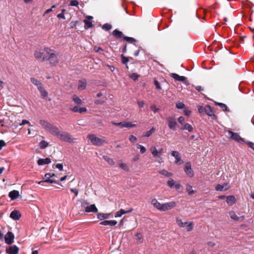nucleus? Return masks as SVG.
Instances as JSON below:
<instances>
[{
    "instance_id": "nucleus-1",
    "label": "nucleus",
    "mask_w": 254,
    "mask_h": 254,
    "mask_svg": "<svg viewBox=\"0 0 254 254\" xmlns=\"http://www.w3.org/2000/svg\"><path fill=\"white\" fill-rule=\"evenodd\" d=\"M151 203L155 208L161 211H167L171 210L177 205V203L175 201L161 203L156 198L152 199Z\"/></svg>"
},
{
    "instance_id": "nucleus-2",
    "label": "nucleus",
    "mask_w": 254,
    "mask_h": 254,
    "mask_svg": "<svg viewBox=\"0 0 254 254\" xmlns=\"http://www.w3.org/2000/svg\"><path fill=\"white\" fill-rule=\"evenodd\" d=\"M39 123L46 131L52 135L58 137L59 134H60L61 131L57 126L43 120H41Z\"/></svg>"
},
{
    "instance_id": "nucleus-3",
    "label": "nucleus",
    "mask_w": 254,
    "mask_h": 254,
    "mask_svg": "<svg viewBox=\"0 0 254 254\" xmlns=\"http://www.w3.org/2000/svg\"><path fill=\"white\" fill-rule=\"evenodd\" d=\"M51 51L52 50L49 48L40 49L34 53V57L39 62H43L48 60Z\"/></svg>"
},
{
    "instance_id": "nucleus-4",
    "label": "nucleus",
    "mask_w": 254,
    "mask_h": 254,
    "mask_svg": "<svg viewBox=\"0 0 254 254\" xmlns=\"http://www.w3.org/2000/svg\"><path fill=\"white\" fill-rule=\"evenodd\" d=\"M87 138L90 140L92 144L96 146H101L106 142L105 139L99 138L94 134H89Z\"/></svg>"
},
{
    "instance_id": "nucleus-5",
    "label": "nucleus",
    "mask_w": 254,
    "mask_h": 254,
    "mask_svg": "<svg viewBox=\"0 0 254 254\" xmlns=\"http://www.w3.org/2000/svg\"><path fill=\"white\" fill-rule=\"evenodd\" d=\"M58 137L65 142H72L73 141L71 135L67 132L60 131Z\"/></svg>"
},
{
    "instance_id": "nucleus-6",
    "label": "nucleus",
    "mask_w": 254,
    "mask_h": 254,
    "mask_svg": "<svg viewBox=\"0 0 254 254\" xmlns=\"http://www.w3.org/2000/svg\"><path fill=\"white\" fill-rule=\"evenodd\" d=\"M228 136L233 140L239 143L244 142V139L239 135L238 133L233 132L231 130H228Z\"/></svg>"
},
{
    "instance_id": "nucleus-7",
    "label": "nucleus",
    "mask_w": 254,
    "mask_h": 254,
    "mask_svg": "<svg viewBox=\"0 0 254 254\" xmlns=\"http://www.w3.org/2000/svg\"><path fill=\"white\" fill-rule=\"evenodd\" d=\"M48 60L49 61L50 64L52 65L57 64L59 62L57 56H56L55 52L52 50L49 56Z\"/></svg>"
},
{
    "instance_id": "nucleus-8",
    "label": "nucleus",
    "mask_w": 254,
    "mask_h": 254,
    "mask_svg": "<svg viewBox=\"0 0 254 254\" xmlns=\"http://www.w3.org/2000/svg\"><path fill=\"white\" fill-rule=\"evenodd\" d=\"M184 171L186 174L190 177H192L193 172L191 169V164L190 162H187L185 164Z\"/></svg>"
},
{
    "instance_id": "nucleus-9",
    "label": "nucleus",
    "mask_w": 254,
    "mask_h": 254,
    "mask_svg": "<svg viewBox=\"0 0 254 254\" xmlns=\"http://www.w3.org/2000/svg\"><path fill=\"white\" fill-rule=\"evenodd\" d=\"M171 155L175 157V163L178 165H181L183 163V160L181 159V157L180 154L179 152L176 151H172L171 152Z\"/></svg>"
},
{
    "instance_id": "nucleus-10",
    "label": "nucleus",
    "mask_w": 254,
    "mask_h": 254,
    "mask_svg": "<svg viewBox=\"0 0 254 254\" xmlns=\"http://www.w3.org/2000/svg\"><path fill=\"white\" fill-rule=\"evenodd\" d=\"M14 236L11 232H7L5 235V242L6 244L10 245L13 242Z\"/></svg>"
},
{
    "instance_id": "nucleus-11",
    "label": "nucleus",
    "mask_w": 254,
    "mask_h": 254,
    "mask_svg": "<svg viewBox=\"0 0 254 254\" xmlns=\"http://www.w3.org/2000/svg\"><path fill=\"white\" fill-rule=\"evenodd\" d=\"M167 185L171 189L175 188L176 190H179L181 188V184L176 183L173 179L169 180L167 182Z\"/></svg>"
},
{
    "instance_id": "nucleus-12",
    "label": "nucleus",
    "mask_w": 254,
    "mask_h": 254,
    "mask_svg": "<svg viewBox=\"0 0 254 254\" xmlns=\"http://www.w3.org/2000/svg\"><path fill=\"white\" fill-rule=\"evenodd\" d=\"M19 248L15 245L9 247L6 250V252L8 254H18Z\"/></svg>"
},
{
    "instance_id": "nucleus-13",
    "label": "nucleus",
    "mask_w": 254,
    "mask_h": 254,
    "mask_svg": "<svg viewBox=\"0 0 254 254\" xmlns=\"http://www.w3.org/2000/svg\"><path fill=\"white\" fill-rule=\"evenodd\" d=\"M167 120L168 122V126L170 128L176 130L177 125L176 120L173 118H168Z\"/></svg>"
},
{
    "instance_id": "nucleus-14",
    "label": "nucleus",
    "mask_w": 254,
    "mask_h": 254,
    "mask_svg": "<svg viewBox=\"0 0 254 254\" xmlns=\"http://www.w3.org/2000/svg\"><path fill=\"white\" fill-rule=\"evenodd\" d=\"M170 75L171 77H172L173 78H174L176 81L185 82L186 79V77L185 76H180L179 74L175 73H170Z\"/></svg>"
},
{
    "instance_id": "nucleus-15",
    "label": "nucleus",
    "mask_w": 254,
    "mask_h": 254,
    "mask_svg": "<svg viewBox=\"0 0 254 254\" xmlns=\"http://www.w3.org/2000/svg\"><path fill=\"white\" fill-rule=\"evenodd\" d=\"M21 216L20 212L16 210L12 211L10 214V217L15 220L19 219Z\"/></svg>"
},
{
    "instance_id": "nucleus-16",
    "label": "nucleus",
    "mask_w": 254,
    "mask_h": 254,
    "mask_svg": "<svg viewBox=\"0 0 254 254\" xmlns=\"http://www.w3.org/2000/svg\"><path fill=\"white\" fill-rule=\"evenodd\" d=\"M93 18L91 16H87L86 18L84 20L85 23V28L87 29L93 26L92 22L90 21Z\"/></svg>"
},
{
    "instance_id": "nucleus-17",
    "label": "nucleus",
    "mask_w": 254,
    "mask_h": 254,
    "mask_svg": "<svg viewBox=\"0 0 254 254\" xmlns=\"http://www.w3.org/2000/svg\"><path fill=\"white\" fill-rule=\"evenodd\" d=\"M229 189V185L227 183H224L223 185L218 184L215 187L217 191H225Z\"/></svg>"
},
{
    "instance_id": "nucleus-18",
    "label": "nucleus",
    "mask_w": 254,
    "mask_h": 254,
    "mask_svg": "<svg viewBox=\"0 0 254 254\" xmlns=\"http://www.w3.org/2000/svg\"><path fill=\"white\" fill-rule=\"evenodd\" d=\"M71 110L74 113H85L87 111V109L85 107H80L78 106H74L71 108Z\"/></svg>"
},
{
    "instance_id": "nucleus-19",
    "label": "nucleus",
    "mask_w": 254,
    "mask_h": 254,
    "mask_svg": "<svg viewBox=\"0 0 254 254\" xmlns=\"http://www.w3.org/2000/svg\"><path fill=\"white\" fill-rule=\"evenodd\" d=\"M85 211L86 212H97L98 209L96 207L95 204H91L89 206H87L85 208Z\"/></svg>"
},
{
    "instance_id": "nucleus-20",
    "label": "nucleus",
    "mask_w": 254,
    "mask_h": 254,
    "mask_svg": "<svg viewBox=\"0 0 254 254\" xmlns=\"http://www.w3.org/2000/svg\"><path fill=\"white\" fill-rule=\"evenodd\" d=\"M117 221L116 220H105L100 222V224L102 225L107 226H115L117 224Z\"/></svg>"
},
{
    "instance_id": "nucleus-21",
    "label": "nucleus",
    "mask_w": 254,
    "mask_h": 254,
    "mask_svg": "<svg viewBox=\"0 0 254 254\" xmlns=\"http://www.w3.org/2000/svg\"><path fill=\"white\" fill-rule=\"evenodd\" d=\"M19 195V191L18 190H13L11 191L9 193V196L11 199H15L17 198Z\"/></svg>"
},
{
    "instance_id": "nucleus-22",
    "label": "nucleus",
    "mask_w": 254,
    "mask_h": 254,
    "mask_svg": "<svg viewBox=\"0 0 254 254\" xmlns=\"http://www.w3.org/2000/svg\"><path fill=\"white\" fill-rule=\"evenodd\" d=\"M236 199L234 196L230 195L227 197L226 202L230 206L236 202Z\"/></svg>"
},
{
    "instance_id": "nucleus-23",
    "label": "nucleus",
    "mask_w": 254,
    "mask_h": 254,
    "mask_svg": "<svg viewBox=\"0 0 254 254\" xmlns=\"http://www.w3.org/2000/svg\"><path fill=\"white\" fill-rule=\"evenodd\" d=\"M51 159L49 158L45 159H40L38 161V164L39 165H43L48 164L51 163Z\"/></svg>"
},
{
    "instance_id": "nucleus-24",
    "label": "nucleus",
    "mask_w": 254,
    "mask_h": 254,
    "mask_svg": "<svg viewBox=\"0 0 254 254\" xmlns=\"http://www.w3.org/2000/svg\"><path fill=\"white\" fill-rule=\"evenodd\" d=\"M181 129L182 130H187L189 132H192L193 131V127H192L191 125L188 123H186L184 125H183L182 126Z\"/></svg>"
},
{
    "instance_id": "nucleus-25",
    "label": "nucleus",
    "mask_w": 254,
    "mask_h": 254,
    "mask_svg": "<svg viewBox=\"0 0 254 254\" xmlns=\"http://www.w3.org/2000/svg\"><path fill=\"white\" fill-rule=\"evenodd\" d=\"M150 151L154 157H157L160 156L158 150L155 147H151L150 148Z\"/></svg>"
},
{
    "instance_id": "nucleus-26",
    "label": "nucleus",
    "mask_w": 254,
    "mask_h": 254,
    "mask_svg": "<svg viewBox=\"0 0 254 254\" xmlns=\"http://www.w3.org/2000/svg\"><path fill=\"white\" fill-rule=\"evenodd\" d=\"M30 80L33 84L37 87L38 89H41V87L43 86L42 83L39 80L34 78H31Z\"/></svg>"
},
{
    "instance_id": "nucleus-27",
    "label": "nucleus",
    "mask_w": 254,
    "mask_h": 254,
    "mask_svg": "<svg viewBox=\"0 0 254 254\" xmlns=\"http://www.w3.org/2000/svg\"><path fill=\"white\" fill-rule=\"evenodd\" d=\"M86 87V81L85 80H80L79 82L78 88L80 90L85 89Z\"/></svg>"
},
{
    "instance_id": "nucleus-28",
    "label": "nucleus",
    "mask_w": 254,
    "mask_h": 254,
    "mask_svg": "<svg viewBox=\"0 0 254 254\" xmlns=\"http://www.w3.org/2000/svg\"><path fill=\"white\" fill-rule=\"evenodd\" d=\"M159 173L166 177H170L173 176V174L172 173L169 172L165 169H162L159 171Z\"/></svg>"
},
{
    "instance_id": "nucleus-29",
    "label": "nucleus",
    "mask_w": 254,
    "mask_h": 254,
    "mask_svg": "<svg viewBox=\"0 0 254 254\" xmlns=\"http://www.w3.org/2000/svg\"><path fill=\"white\" fill-rule=\"evenodd\" d=\"M110 215V213H99L97 214V218L100 220H102L108 218Z\"/></svg>"
},
{
    "instance_id": "nucleus-30",
    "label": "nucleus",
    "mask_w": 254,
    "mask_h": 254,
    "mask_svg": "<svg viewBox=\"0 0 254 254\" xmlns=\"http://www.w3.org/2000/svg\"><path fill=\"white\" fill-rule=\"evenodd\" d=\"M136 126L135 124H132L130 122H123L122 124V127H133Z\"/></svg>"
},
{
    "instance_id": "nucleus-31",
    "label": "nucleus",
    "mask_w": 254,
    "mask_h": 254,
    "mask_svg": "<svg viewBox=\"0 0 254 254\" xmlns=\"http://www.w3.org/2000/svg\"><path fill=\"white\" fill-rule=\"evenodd\" d=\"M38 90L41 93V95L42 98H45L48 96V93L47 91L44 88L43 86L41 87V88H39Z\"/></svg>"
},
{
    "instance_id": "nucleus-32",
    "label": "nucleus",
    "mask_w": 254,
    "mask_h": 254,
    "mask_svg": "<svg viewBox=\"0 0 254 254\" xmlns=\"http://www.w3.org/2000/svg\"><path fill=\"white\" fill-rule=\"evenodd\" d=\"M113 35L116 38H120L122 37L123 34L121 31H119L118 29H116L113 32Z\"/></svg>"
},
{
    "instance_id": "nucleus-33",
    "label": "nucleus",
    "mask_w": 254,
    "mask_h": 254,
    "mask_svg": "<svg viewBox=\"0 0 254 254\" xmlns=\"http://www.w3.org/2000/svg\"><path fill=\"white\" fill-rule=\"evenodd\" d=\"M229 215L230 218L235 220V221H239L240 218L237 216V215L233 211H231L229 212Z\"/></svg>"
},
{
    "instance_id": "nucleus-34",
    "label": "nucleus",
    "mask_w": 254,
    "mask_h": 254,
    "mask_svg": "<svg viewBox=\"0 0 254 254\" xmlns=\"http://www.w3.org/2000/svg\"><path fill=\"white\" fill-rule=\"evenodd\" d=\"M46 179L44 181H41L39 182V184H40L43 182H46L48 183H55V184H58V183L54 180L50 179V177L45 178Z\"/></svg>"
},
{
    "instance_id": "nucleus-35",
    "label": "nucleus",
    "mask_w": 254,
    "mask_h": 254,
    "mask_svg": "<svg viewBox=\"0 0 254 254\" xmlns=\"http://www.w3.org/2000/svg\"><path fill=\"white\" fill-rule=\"evenodd\" d=\"M194 224L193 222H189L186 226L187 231L188 232L191 231L193 230Z\"/></svg>"
},
{
    "instance_id": "nucleus-36",
    "label": "nucleus",
    "mask_w": 254,
    "mask_h": 254,
    "mask_svg": "<svg viewBox=\"0 0 254 254\" xmlns=\"http://www.w3.org/2000/svg\"><path fill=\"white\" fill-rule=\"evenodd\" d=\"M104 159L110 165H113L115 164V162L114 160L112 159L109 158L107 156H104L103 157Z\"/></svg>"
},
{
    "instance_id": "nucleus-37",
    "label": "nucleus",
    "mask_w": 254,
    "mask_h": 254,
    "mask_svg": "<svg viewBox=\"0 0 254 254\" xmlns=\"http://www.w3.org/2000/svg\"><path fill=\"white\" fill-rule=\"evenodd\" d=\"M72 99L74 101V102L77 104H81L82 103V100L76 95H73L72 97Z\"/></svg>"
},
{
    "instance_id": "nucleus-38",
    "label": "nucleus",
    "mask_w": 254,
    "mask_h": 254,
    "mask_svg": "<svg viewBox=\"0 0 254 254\" xmlns=\"http://www.w3.org/2000/svg\"><path fill=\"white\" fill-rule=\"evenodd\" d=\"M155 128L152 127L149 130L146 132L143 136L145 137H149L155 131Z\"/></svg>"
},
{
    "instance_id": "nucleus-39",
    "label": "nucleus",
    "mask_w": 254,
    "mask_h": 254,
    "mask_svg": "<svg viewBox=\"0 0 254 254\" xmlns=\"http://www.w3.org/2000/svg\"><path fill=\"white\" fill-rule=\"evenodd\" d=\"M118 165L123 170L126 171H128L129 169H128V167L127 166V165L125 163H119L118 164Z\"/></svg>"
},
{
    "instance_id": "nucleus-40",
    "label": "nucleus",
    "mask_w": 254,
    "mask_h": 254,
    "mask_svg": "<svg viewBox=\"0 0 254 254\" xmlns=\"http://www.w3.org/2000/svg\"><path fill=\"white\" fill-rule=\"evenodd\" d=\"M125 214V210L121 209L119 211H117L115 214V217H121L123 214Z\"/></svg>"
},
{
    "instance_id": "nucleus-41",
    "label": "nucleus",
    "mask_w": 254,
    "mask_h": 254,
    "mask_svg": "<svg viewBox=\"0 0 254 254\" xmlns=\"http://www.w3.org/2000/svg\"><path fill=\"white\" fill-rule=\"evenodd\" d=\"M137 148L140 149V152L141 154L144 153L146 151V148L142 145L137 144Z\"/></svg>"
},
{
    "instance_id": "nucleus-42",
    "label": "nucleus",
    "mask_w": 254,
    "mask_h": 254,
    "mask_svg": "<svg viewBox=\"0 0 254 254\" xmlns=\"http://www.w3.org/2000/svg\"><path fill=\"white\" fill-rule=\"evenodd\" d=\"M48 146V143L45 141L42 140L40 143V146L41 149H44Z\"/></svg>"
},
{
    "instance_id": "nucleus-43",
    "label": "nucleus",
    "mask_w": 254,
    "mask_h": 254,
    "mask_svg": "<svg viewBox=\"0 0 254 254\" xmlns=\"http://www.w3.org/2000/svg\"><path fill=\"white\" fill-rule=\"evenodd\" d=\"M186 190L190 195H192L194 192L192 189V187L190 185H187Z\"/></svg>"
},
{
    "instance_id": "nucleus-44",
    "label": "nucleus",
    "mask_w": 254,
    "mask_h": 254,
    "mask_svg": "<svg viewBox=\"0 0 254 254\" xmlns=\"http://www.w3.org/2000/svg\"><path fill=\"white\" fill-rule=\"evenodd\" d=\"M103 29L106 31H109L112 28V25L108 23L105 24L102 26Z\"/></svg>"
},
{
    "instance_id": "nucleus-45",
    "label": "nucleus",
    "mask_w": 254,
    "mask_h": 254,
    "mask_svg": "<svg viewBox=\"0 0 254 254\" xmlns=\"http://www.w3.org/2000/svg\"><path fill=\"white\" fill-rule=\"evenodd\" d=\"M205 111L206 114L209 116H212L213 115L212 111L211 109V108L209 106H207L205 108Z\"/></svg>"
},
{
    "instance_id": "nucleus-46",
    "label": "nucleus",
    "mask_w": 254,
    "mask_h": 254,
    "mask_svg": "<svg viewBox=\"0 0 254 254\" xmlns=\"http://www.w3.org/2000/svg\"><path fill=\"white\" fill-rule=\"evenodd\" d=\"M135 236L136 237L137 241L138 242L141 243L142 242V237L140 233H136Z\"/></svg>"
},
{
    "instance_id": "nucleus-47",
    "label": "nucleus",
    "mask_w": 254,
    "mask_h": 254,
    "mask_svg": "<svg viewBox=\"0 0 254 254\" xmlns=\"http://www.w3.org/2000/svg\"><path fill=\"white\" fill-rule=\"evenodd\" d=\"M217 104L223 111H228V108L225 104L221 103H217Z\"/></svg>"
},
{
    "instance_id": "nucleus-48",
    "label": "nucleus",
    "mask_w": 254,
    "mask_h": 254,
    "mask_svg": "<svg viewBox=\"0 0 254 254\" xmlns=\"http://www.w3.org/2000/svg\"><path fill=\"white\" fill-rule=\"evenodd\" d=\"M176 223H177V225L179 227L181 226V225L182 224V223L183 222L182 221V219L181 218H180L179 217H176Z\"/></svg>"
},
{
    "instance_id": "nucleus-49",
    "label": "nucleus",
    "mask_w": 254,
    "mask_h": 254,
    "mask_svg": "<svg viewBox=\"0 0 254 254\" xmlns=\"http://www.w3.org/2000/svg\"><path fill=\"white\" fill-rule=\"evenodd\" d=\"M129 140L131 142L134 143L137 141V138L133 135H131L129 137Z\"/></svg>"
},
{
    "instance_id": "nucleus-50",
    "label": "nucleus",
    "mask_w": 254,
    "mask_h": 254,
    "mask_svg": "<svg viewBox=\"0 0 254 254\" xmlns=\"http://www.w3.org/2000/svg\"><path fill=\"white\" fill-rule=\"evenodd\" d=\"M124 39L126 41L129 42L130 43H132L135 41V40L134 38H131V37H127V36L124 37Z\"/></svg>"
},
{
    "instance_id": "nucleus-51",
    "label": "nucleus",
    "mask_w": 254,
    "mask_h": 254,
    "mask_svg": "<svg viewBox=\"0 0 254 254\" xmlns=\"http://www.w3.org/2000/svg\"><path fill=\"white\" fill-rule=\"evenodd\" d=\"M185 106V104L182 102H179L176 104V107L178 109H183Z\"/></svg>"
},
{
    "instance_id": "nucleus-52",
    "label": "nucleus",
    "mask_w": 254,
    "mask_h": 254,
    "mask_svg": "<svg viewBox=\"0 0 254 254\" xmlns=\"http://www.w3.org/2000/svg\"><path fill=\"white\" fill-rule=\"evenodd\" d=\"M178 122L179 123L182 125V126L184 125L185 124H186L185 123V120H184V117H180L178 118Z\"/></svg>"
},
{
    "instance_id": "nucleus-53",
    "label": "nucleus",
    "mask_w": 254,
    "mask_h": 254,
    "mask_svg": "<svg viewBox=\"0 0 254 254\" xmlns=\"http://www.w3.org/2000/svg\"><path fill=\"white\" fill-rule=\"evenodd\" d=\"M151 109L154 113H156L159 110V108H158L155 105H152L151 106Z\"/></svg>"
},
{
    "instance_id": "nucleus-54",
    "label": "nucleus",
    "mask_w": 254,
    "mask_h": 254,
    "mask_svg": "<svg viewBox=\"0 0 254 254\" xmlns=\"http://www.w3.org/2000/svg\"><path fill=\"white\" fill-rule=\"evenodd\" d=\"M154 84L156 86V87L158 90H161V87L160 86L159 82L157 80H154Z\"/></svg>"
},
{
    "instance_id": "nucleus-55",
    "label": "nucleus",
    "mask_w": 254,
    "mask_h": 254,
    "mask_svg": "<svg viewBox=\"0 0 254 254\" xmlns=\"http://www.w3.org/2000/svg\"><path fill=\"white\" fill-rule=\"evenodd\" d=\"M78 4V2L77 0H71L70 3L71 6H77Z\"/></svg>"
},
{
    "instance_id": "nucleus-56",
    "label": "nucleus",
    "mask_w": 254,
    "mask_h": 254,
    "mask_svg": "<svg viewBox=\"0 0 254 254\" xmlns=\"http://www.w3.org/2000/svg\"><path fill=\"white\" fill-rule=\"evenodd\" d=\"M56 168L59 169L60 171L63 170V165L62 164H57L55 165Z\"/></svg>"
},
{
    "instance_id": "nucleus-57",
    "label": "nucleus",
    "mask_w": 254,
    "mask_h": 254,
    "mask_svg": "<svg viewBox=\"0 0 254 254\" xmlns=\"http://www.w3.org/2000/svg\"><path fill=\"white\" fill-rule=\"evenodd\" d=\"M130 77L134 80H136L138 79V75L136 73H132L130 75Z\"/></svg>"
},
{
    "instance_id": "nucleus-58",
    "label": "nucleus",
    "mask_w": 254,
    "mask_h": 254,
    "mask_svg": "<svg viewBox=\"0 0 254 254\" xmlns=\"http://www.w3.org/2000/svg\"><path fill=\"white\" fill-rule=\"evenodd\" d=\"M184 113L185 115H186L187 116H189L190 115L191 112H190V111L189 110L186 109L184 110Z\"/></svg>"
},
{
    "instance_id": "nucleus-59",
    "label": "nucleus",
    "mask_w": 254,
    "mask_h": 254,
    "mask_svg": "<svg viewBox=\"0 0 254 254\" xmlns=\"http://www.w3.org/2000/svg\"><path fill=\"white\" fill-rule=\"evenodd\" d=\"M25 124H29L30 125V123L27 120H23L22 121V123H20L19 124L20 126H23V125H24Z\"/></svg>"
},
{
    "instance_id": "nucleus-60",
    "label": "nucleus",
    "mask_w": 254,
    "mask_h": 254,
    "mask_svg": "<svg viewBox=\"0 0 254 254\" xmlns=\"http://www.w3.org/2000/svg\"><path fill=\"white\" fill-rule=\"evenodd\" d=\"M122 62L124 64H126L128 63V59H127V58L123 56L122 57Z\"/></svg>"
},
{
    "instance_id": "nucleus-61",
    "label": "nucleus",
    "mask_w": 254,
    "mask_h": 254,
    "mask_svg": "<svg viewBox=\"0 0 254 254\" xmlns=\"http://www.w3.org/2000/svg\"><path fill=\"white\" fill-rule=\"evenodd\" d=\"M70 190L71 192H73L76 196L78 195V191L77 189H71Z\"/></svg>"
},
{
    "instance_id": "nucleus-62",
    "label": "nucleus",
    "mask_w": 254,
    "mask_h": 254,
    "mask_svg": "<svg viewBox=\"0 0 254 254\" xmlns=\"http://www.w3.org/2000/svg\"><path fill=\"white\" fill-rule=\"evenodd\" d=\"M57 17L59 18H62L64 19L65 18L64 14L63 13H61L58 14Z\"/></svg>"
},
{
    "instance_id": "nucleus-63",
    "label": "nucleus",
    "mask_w": 254,
    "mask_h": 254,
    "mask_svg": "<svg viewBox=\"0 0 254 254\" xmlns=\"http://www.w3.org/2000/svg\"><path fill=\"white\" fill-rule=\"evenodd\" d=\"M157 157H158V159H157V160H156V161H157L158 163H163V162H164V160H163V158H161V157H160V156H158Z\"/></svg>"
},
{
    "instance_id": "nucleus-64",
    "label": "nucleus",
    "mask_w": 254,
    "mask_h": 254,
    "mask_svg": "<svg viewBox=\"0 0 254 254\" xmlns=\"http://www.w3.org/2000/svg\"><path fill=\"white\" fill-rule=\"evenodd\" d=\"M137 104H138V106L140 107H143L144 105V102L142 101H138Z\"/></svg>"
}]
</instances>
